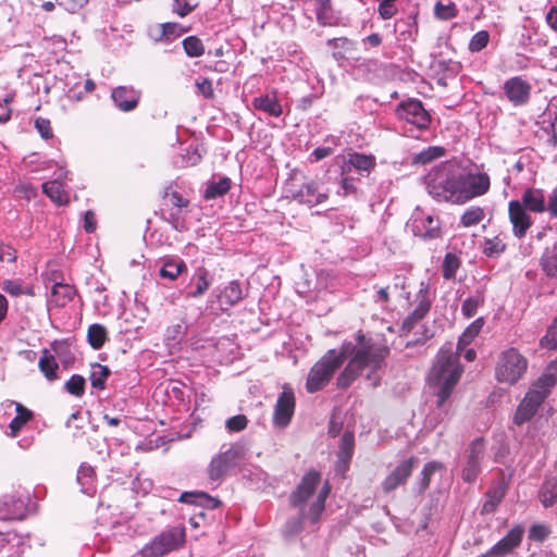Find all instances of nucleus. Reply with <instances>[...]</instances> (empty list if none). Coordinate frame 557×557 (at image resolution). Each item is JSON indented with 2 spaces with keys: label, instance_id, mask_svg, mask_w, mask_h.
Returning <instances> with one entry per match:
<instances>
[{
  "label": "nucleus",
  "instance_id": "obj_1",
  "mask_svg": "<svg viewBox=\"0 0 557 557\" xmlns=\"http://www.w3.org/2000/svg\"><path fill=\"white\" fill-rule=\"evenodd\" d=\"M320 482V474L317 471L306 473L292 493L289 502L293 508L298 510V517L290 518L283 530L286 536H294L300 533L306 522L314 524L319 521L325 507V499L330 493L326 483L318 493L317 486Z\"/></svg>",
  "mask_w": 557,
  "mask_h": 557
},
{
  "label": "nucleus",
  "instance_id": "obj_2",
  "mask_svg": "<svg viewBox=\"0 0 557 557\" xmlns=\"http://www.w3.org/2000/svg\"><path fill=\"white\" fill-rule=\"evenodd\" d=\"M388 355L386 346L377 345L366 341L363 335H358V344L346 355L351 356L348 364L337 377V385L342 388L348 387L355 379L364 370L370 369L367 379L373 387L380 383V376L374 373L380 370Z\"/></svg>",
  "mask_w": 557,
  "mask_h": 557
},
{
  "label": "nucleus",
  "instance_id": "obj_3",
  "mask_svg": "<svg viewBox=\"0 0 557 557\" xmlns=\"http://www.w3.org/2000/svg\"><path fill=\"white\" fill-rule=\"evenodd\" d=\"M462 373L459 355L450 347H442L428 375V383L437 397V408H443Z\"/></svg>",
  "mask_w": 557,
  "mask_h": 557
},
{
  "label": "nucleus",
  "instance_id": "obj_4",
  "mask_svg": "<svg viewBox=\"0 0 557 557\" xmlns=\"http://www.w3.org/2000/svg\"><path fill=\"white\" fill-rule=\"evenodd\" d=\"M461 166L453 161L434 166L425 176V186L430 196L437 201L459 203Z\"/></svg>",
  "mask_w": 557,
  "mask_h": 557
},
{
  "label": "nucleus",
  "instance_id": "obj_5",
  "mask_svg": "<svg viewBox=\"0 0 557 557\" xmlns=\"http://www.w3.org/2000/svg\"><path fill=\"white\" fill-rule=\"evenodd\" d=\"M354 349V344L350 342L342 345L341 351L335 349L329 350L318 362L310 369L306 389L309 393H315L322 389L331 380L335 371L343 364L346 355Z\"/></svg>",
  "mask_w": 557,
  "mask_h": 557
},
{
  "label": "nucleus",
  "instance_id": "obj_6",
  "mask_svg": "<svg viewBox=\"0 0 557 557\" xmlns=\"http://www.w3.org/2000/svg\"><path fill=\"white\" fill-rule=\"evenodd\" d=\"M285 193L286 197L308 207L320 205L329 197L327 190L319 182L298 180L297 176H293L286 182Z\"/></svg>",
  "mask_w": 557,
  "mask_h": 557
},
{
  "label": "nucleus",
  "instance_id": "obj_7",
  "mask_svg": "<svg viewBox=\"0 0 557 557\" xmlns=\"http://www.w3.org/2000/svg\"><path fill=\"white\" fill-rule=\"evenodd\" d=\"M528 360L516 348L503 351L498 358L495 376L498 382L516 384L525 373Z\"/></svg>",
  "mask_w": 557,
  "mask_h": 557
},
{
  "label": "nucleus",
  "instance_id": "obj_8",
  "mask_svg": "<svg viewBox=\"0 0 557 557\" xmlns=\"http://www.w3.org/2000/svg\"><path fill=\"white\" fill-rule=\"evenodd\" d=\"M185 542V528L181 525L172 527L151 542L147 543L139 552L141 557H162L183 546Z\"/></svg>",
  "mask_w": 557,
  "mask_h": 557
},
{
  "label": "nucleus",
  "instance_id": "obj_9",
  "mask_svg": "<svg viewBox=\"0 0 557 557\" xmlns=\"http://www.w3.org/2000/svg\"><path fill=\"white\" fill-rule=\"evenodd\" d=\"M247 456V447L244 443H235L226 450L214 456L208 467V475L211 481H220L230 470L239 466Z\"/></svg>",
  "mask_w": 557,
  "mask_h": 557
},
{
  "label": "nucleus",
  "instance_id": "obj_10",
  "mask_svg": "<svg viewBox=\"0 0 557 557\" xmlns=\"http://www.w3.org/2000/svg\"><path fill=\"white\" fill-rule=\"evenodd\" d=\"M542 384V381H535L520 401L513 416V423L516 425H522L530 421L549 394L541 386Z\"/></svg>",
  "mask_w": 557,
  "mask_h": 557
},
{
  "label": "nucleus",
  "instance_id": "obj_11",
  "mask_svg": "<svg viewBox=\"0 0 557 557\" xmlns=\"http://www.w3.org/2000/svg\"><path fill=\"white\" fill-rule=\"evenodd\" d=\"M490 189V177L486 173H467L461 168L459 185V203H465L482 196Z\"/></svg>",
  "mask_w": 557,
  "mask_h": 557
},
{
  "label": "nucleus",
  "instance_id": "obj_12",
  "mask_svg": "<svg viewBox=\"0 0 557 557\" xmlns=\"http://www.w3.org/2000/svg\"><path fill=\"white\" fill-rule=\"evenodd\" d=\"M295 394L290 385L284 384L276 399L273 411V425L285 429L292 421L295 411Z\"/></svg>",
  "mask_w": 557,
  "mask_h": 557
},
{
  "label": "nucleus",
  "instance_id": "obj_13",
  "mask_svg": "<svg viewBox=\"0 0 557 557\" xmlns=\"http://www.w3.org/2000/svg\"><path fill=\"white\" fill-rule=\"evenodd\" d=\"M399 119L414 125L419 129H426L431 124V115L424 109L421 101L410 99L400 102L396 108Z\"/></svg>",
  "mask_w": 557,
  "mask_h": 557
},
{
  "label": "nucleus",
  "instance_id": "obj_14",
  "mask_svg": "<svg viewBox=\"0 0 557 557\" xmlns=\"http://www.w3.org/2000/svg\"><path fill=\"white\" fill-rule=\"evenodd\" d=\"M414 304V309L403 322V331L410 332L430 311L432 300L430 297L429 284L424 282L420 283V288L416 295Z\"/></svg>",
  "mask_w": 557,
  "mask_h": 557
},
{
  "label": "nucleus",
  "instance_id": "obj_15",
  "mask_svg": "<svg viewBox=\"0 0 557 557\" xmlns=\"http://www.w3.org/2000/svg\"><path fill=\"white\" fill-rule=\"evenodd\" d=\"M412 232L423 239L437 238L441 234L440 221L433 214L417 209L412 215Z\"/></svg>",
  "mask_w": 557,
  "mask_h": 557
},
{
  "label": "nucleus",
  "instance_id": "obj_16",
  "mask_svg": "<svg viewBox=\"0 0 557 557\" xmlns=\"http://www.w3.org/2000/svg\"><path fill=\"white\" fill-rule=\"evenodd\" d=\"M485 446L482 440L473 441L468 449L466 465L462 469L461 476L466 482H473L480 471L481 462L484 459Z\"/></svg>",
  "mask_w": 557,
  "mask_h": 557
},
{
  "label": "nucleus",
  "instance_id": "obj_17",
  "mask_svg": "<svg viewBox=\"0 0 557 557\" xmlns=\"http://www.w3.org/2000/svg\"><path fill=\"white\" fill-rule=\"evenodd\" d=\"M414 458L401 461L382 482V490L388 494L406 483L413 469Z\"/></svg>",
  "mask_w": 557,
  "mask_h": 557
},
{
  "label": "nucleus",
  "instance_id": "obj_18",
  "mask_svg": "<svg viewBox=\"0 0 557 557\" xmlns=\"http://www.w3.org/2000/svg\"><path fill=\"white\" fill-rule=\"evenodd\" d=\"M111 98L120 111L131 112L138 106L140 91L133 87L119 86L112 90Z\"/></svg>",
  "mask_w": 557,
  "mask_h": 557
},
{
  "label": "nucleus",
  "instance_id": "obj_19",
  "mask_svg": "<svg viewBox=\"0 0 557 557\" xmlns=\"http://www.w3.org/2000/svg\"><path fill=\"white\" fill-rule=\"evenodd\" d=\"M531 86L521 77H512L504 84V91L515 106H522L530 98Z\"/></svg>",
  "mask_w": 557,
  "mask_h": 557
},
{
  "label": "nucleus",
  "instance_id": "obj_20",
  "mask_svg": "<svg viewBox=\"0 0 557 557\" xmlns=\"http://www.w3.org/2000/svg\"><path fill=\"white\" fill-rule=\"evenodd\" d=\"M524 529L521 525L512 528L508 534L498 541L488 552V556L503 557L520 545Z\"/></svg>",
  "mask_w": 557,
  "mask_h": 557
},
{
  "label": "nucleus",
  "instance_id": "obj_21",
  "mask_svg": "<svg viewBox=\"0 0 557 557\" xmlns=\"http://www.w3.org/2000/svg\"><path fill=\"white\" fill-rule=\"evenodd\" d=\"M509 219L512 224V231L516 237L521 238L531 226L530 216L525 213L522 205L512 200L509 202Z\"/></svg>",
  "mask_w": 557,
  "mask_h": 557
},
{
  "label": "nucleus",
  "instance_id": "obj_22",
  "mask_svg": "<svg viewBox=\"0 0 557 557\" xmlns=\"http://www.w3.org/2000/svg\"><path fill=\"white\" fill-rule=\"evenodd\" d=\"M375 158L371 154H364L359 152L348 153L347 160L345 161L342 173L345 174L351 169H355L360 174L366 173L367 175L375 168Z\"/></svg>",
  "mask_w": 557,
  "mask_h": 557
},
{
  "label": "nucleus",
  "instance_id": "obj_23",
  "mask_svg": "<svg viewBox=\"0 0 557 557\" xmlns=\"http://www.w3.org/2000/svg\"><path fill=\"white\" fill-rule=\"evenodd\" d=\"M3 407L5 409L15 408L16 416L9 424L10 436L15 437L21 429L33 418V412L22 404L13 400H5Z\"/></svg>",
  "mask_w": 557,
  "mask_h": 557
},
{
  "label": "nucleus",
  "instance_id": "obj_24",
  "mask_svg": "<svg viewBox=\"0 0 557 557\" xmlns=\"http://www.w3.org/2000/svg\"><path fill=\"white\" fill-rule=\"evenodd\" d=\"M24 504L12 495L0 499V520H15L23 517Z\"/></svg>",
  "mask_w": 557,
  "mask_h": 557
},
{
  "label": "nucleus",
  "instance_id": "obj_25",
  "mask_svg": "<svg viewBox=\"0 0 557 557\" xmlns=\"http://www.w3.org/2000/svg\"><path fill=\"white\" fill-rule=\"evenodd\" d=\"M252 106L256 110L262 111L270 116L278 117L283 113L282 106L275 92L256 97L252 101Z\"/></svg>",
  "mask_w": 557,
  "mask_h": 557
},
{
  "label": "nucleus",
  "instance_id": "obj_26",
  "mask_svg": "<svg viewBox=\"0 0 557 557\" xmlns=\"http://www.w3.org/2000/svg\"><path fill=\"white\" fill-rule=\"evenodd\" d=\"M65 177L66 173L64 175H60L55 180L44 183L41 186L42 193L59 206L66 205L69 202V194L64 190L61 182V180Z\"/></svg>",
  "mask_w": 557,
  "mask_h": 557
},
{
  "label": "nucleus",
  "instance_id": "obj_27",
  "mask_svg": "<svg viewBox=\"0 0 557 557\" xmlns=\"http://www.w3.org/2000/svg\"><path fill=\"white\" fill-rule=\"evenodd\" d=\"M180 502L182 503H188V504H196L203 508L208 509H214L219 507L220 500L211 497L207 493L200 492V493H193V492H185L180 496Z\"/></svg>",
  "mask_w": 557,
  "mask_h": 557
},
{
  "label": "nucleus",
  "instance_id": "obj_28",
  "mask_svg": "<svg viewBox=\"0 0 557 557\" xmlns=\"http://www.w3.org/2000/svg\"><path fill=\"white\" fill-rule=\"evenodd\" d=\"M186 271V264L183 260L168 258L163 261L162 267L160 268L159 275L162 278H166L169 281H175L178 275Z\"/></svg>",
  "mask_w": 557,
  "mask_h": 557
},
{
  "label": "nucleus",
  "instance_id": "obj_29",
  "mask_svg": "<svg viewBox=\"0 0 557 557\" xmlns=\"http://www.w3.org/2000/svg\"><path fill=\"white\" fill-rule=\"evenodd\" d=\"M243 298V290L236 281H232L224 287V289L219 295V300L221 307L225 306H234Z\"/></svg>",
  "mask_w": 557,
  "mask_h": 557
},
{
  "label": "nucleus",
  "instance_id": "obj_30",
  "mask_svg": "<svg viewBox=\"0 0 557 557\" xmlns=\"http://www.w3.org/2000/svg\"><path fill=\"white\" fill-rule=\"evenodd\" d=\"M541 267L547 276L557 277V242L553 247L544 250L541 257Z\"/></svg>",
  "mask_w": 557,
  "mask_h": 557
},
{
  "label": "nucleus",
  "instance_id": "obj_31",
  "mask_svg": "<svg viewBox=\"0 0 557 557\" xmlns=\"http://www.w3.org/2000/svg\"><path fill=\"white\" fill-rule=\"evenodd\" d=\"M522 202L527 209L534 212L545 211V197L540 189H528L522 196Z\"/></svg>",
  "mask_w": 557,
  "mask_h": 557
},
{
  "label": "nucleus",
  "instance_id": "obj_32",
  "mask_svg": "<svg viewBox=\"0 0 557 557\" xmlns=\"http://www.w3.org/2000/svg\"><path fill=\"white\" fill-rule=\"evenodd\" d=\"M195 283V290L188 294L189 297L198 298L202 296L211 285L209 271L202 267L198 268L193 276Z\"/></svg>",
  "mask_w": 557,
  "mask_h": 557
},
{
  "label": "nucleus",
  "instance_id": "obj_33",
  "mask_svg": "<svg viewBox=\"0 0 557 557\" xmlns=\"http://www.w3.org/2000/svg\"><path fill=\"white\" fill-rule=\"evenodd\" d=\"M38 367L42 374L49 380L53 381L57 379V370L59 368L55 358L49 352L48 349L42 351V356L39 359Z\"/></svg>",
  "mask_w": 557,
  "mask_h": 557
},
{
  "label": "nucleus",
  "instance_id": "obj_34",
  "mask_svg": "<svg viewBox=\"0 0 557 557\" xmlns=\"http://www.w3.org/2000/svg\"><path fill=\"white\" fill-rule=\"evenodd\" d=\"M94 468L89 465L83 463L77 471V482L81 485V490L85 494H91L94 492Z\"/></svg>",
  "mask_w": 557,
  "mask_h": 557
},
{
  "label": "nucleus",
  "instance_id": "obj_35",
  "mask_svg": "<svg viewBox=\"0 0 557 557\" xmlns=\"http://www.w3.org/2000/svg\"><path fill=\"white\" fill-rule=\"evenodd\" d=\"M87 339L94 349H100L108 339V333L103 325L95 323L88 327Z\"/></svg>",
  "mask_w": 557,
  "mask_h": 557
},
{
  "label": "nucleus",
  "instance_id": "obj_36",
  "mask_svg": "<svg viewBox=\"0 0 557 557\" xmlns=\"http://www.w3.org/2000/svg\"><path fill=\"white\" fill-rule=\"evenodd\" d=\"M484 324V321L482 318L476 319L474 322H472L461 334L458 341L457 345V352L465 349L466 346H468L480 333L482 330V326Z\"/></svg>",
  "mask_w": 557,
  "mask_h": 557
},
{
  "label": "nucleus",
  "instance_id": "obj_37",
  "mask_svg": "<svg viewBox=\"0 0 557 557\" xmlns=\"http://www.w3.org/2000/svg\"><path fill=\"white\" fill-rule=\"evenodd\" d=\"M540 500L546 508L557 502V479L545 481L540 490Z\"/></svg>",
  "mask_w": 557,
  "mask_h": 557
},
{
  "label": "nucleus",
  "instance_id": "obj_38",
  "mask_svg": "<svg viewBox=\"0 0 557 557\" xmlns=\"http://www.w3.org/2000/svg\"><path fill=\"white\" fill-rule=\"evenodd\" d=\"M109 375L110 370L107 366H101L99 363L92 366L89 376L91 386L97 389H103Z\"/></svg>",
  "mask_w": 557,
  "mask_h": 557
},
{
  "label": "nucleus",
  "instance_id": "obj_39",
  "mask_svg": "<svg viewBox=\"0 0 557 557\" xmlns=\"http://www.w3.org/2000/svg\"><path fill=\"white\" fill-rule=\"evenodd\" d=\"M444 148L438 146L429 147L421 152L414 154L412 161L416 164H428L444 156Z\"/></svg>",
  "mask_w": 557,
  "mask_h": 557
},
{
  "label": "nucleus",
  "instance_id": "obj_40",
  "mask_svg": "<svg viewBox=\"0 0 557 557\" xmlns=\"http://www.w3.org/2000/svg\"><path fill=\"white\" fill-rule=\"evenodd\" d=\"M231 188V180L228 177H222L219 182H212L209 184L205 191L207 199H215L225 195Z\"/></svg>",
  "mask_w": 557,
  "mask_h": 557
},
{
  "label": "nucleus",
  "instance_id": "obj_41",
  "mask_svg": "<svg viewBox=\"0 0 557 557\" xmlns=\"http://www.w3.org/2000/svg\"><path fill=\"white\" fill-rule=\"evenodd\" d=\"M506 248V244L498 236L485 238L483 244V252L490 258L499 257Z\"/></svg>",
  "mask_w": 557,
  "mask_h": 557
},
{
  "label": "nucleus",
  "instance_id": "obj_42",
  "mask_svg": "<svg viewBox=\"0 0 557 557\" xmlns=\"http://www.w3.org/2000/svg\"><path fill=\"white\" fill-rule=\"evenodd\" d=\"M182 44L184 51L189 58H198L205 53V46L196 36L185 38Z\"/></svg>",
  "mask_w": 557,
  "mask_h": 557
},
{
  "label": "nucleus",
  "instance_id": "obj_43",
  "mask_svg": "<svg viewBox=\"0 0 557 557\" xmlns=\"http://www.w3.org/2000/svg\"><path fill=\"white\" fill-rule=\"evenodd\" d=\"M536 381H542L541 386L550 393V389L557 383V359L549 363L546 371Z\"/></svg>",
  "mask_w": 557,
  "mask_h": 557
},
{
  "label": "nucleus",
  "instance_id": "obj_44",
  "mask_svg": "<svg viewBox=\"0 0 557 557\" xmlns=\"http://www.w3.org/2000/svg\"><path fill=\"white\" fill-rule=\"evenodd\" d=\"M484 218V211L480 207H471L467 209L460 218V223L465 227L473 226L480 223Z\"/></svg>",
  "mask_w": 557,
  "mask_h": 557
},
{
  "label": "nucleus",
  "instance_id": "obj_45",
  "mask_svg": "<svg viewBox=\"0 0 557 557\" xmlns=\"http://www.w3.org/2000/svg\"><path fill=\"white\" fill-rule=\"evenodd\" d=\"M2 289L11 296L17 297L23 294L33 295L32 290L23 286L21 280H5L2 283Z\"/></svg>",
  "mask_w": 557,
  "mask_h": 557
},
{
  "label": "nucleus",
  "instance_id": "obj_46",
  "mask_svg": "<svg viewBox=\"0 0 557 557\" xmlns=\"http://www.w3.org/2000/svg\"><path fill=\"white\" fill-rule=\"evenodd\" d=\"M198 2H191L190 0H173L172 12L180 17H185L196 10Z\"/></svg>",
  "mask_w": 557,
  "mask_h": 557
},
{
  "label": "nucleus",
  "instance_id": "obj_47",
  "mask_svg": "<svg viewBox=\"0 0 557 557\" xmlns=\"http://www.w3.org/2000/svg\"><path fill=\"white\" fill-rule=\"evenodd\" d=\"M66 391L76 397H79L85 392V379L82 375L74 374L65 383Z\"/></svg>",
  "mask_w": 557,
  "mask_h": 557
},
{
  "label": "nucleus",
  "instance_id": "obj_48",
  "mask_svg": "<svg viewBox=\"0 0 557 557\" xmlns=\"http://www.w3.org/2000/svg\"><path fill=\"white\" fill-rule=\"evenodd\" d=\"M459 264V260L454 253H447L443 262V276L447 280L455 277Z\"/></svg>",
  "mask_w": 557,
  "mask_h": 557
},
{
  "label": "nucleus",
  "instance_id": "obj_49",
  "mask_svg": "<svg viewBox=\"0 0 557 557\" xmlns=\"http://www.w3.org/2000/svg\"><path fill=\"white\" fill-rule=\"evenodd\" d=\"M490 41V34L486 30L475 33L469 42V50L471 52H479L483 50Z\"/></svg>",
  "mask_w": 557,
  "mask_h": 557
},
{
  "label": "nucleus",
  "instance_id": "obj_50",
  "mask_svg": "<svg viewBox=\"0 0 557 557\" xmlns=\"http://www.w3.org/2000/svg\"><path fill=\"white\" fill-rule=\"evenodd\" d=\"M541 346L547 349H555L557 347V318L542 337Z\"/></svg>",
  "mask_w": 557,
  "mask_h": 557
},
{
  "label": "nucleus",
  "instance_id": "obj_51",
  "mask_svg": "<svg viewBox=\"0 0 557 557\" xmlns=\"http://www.w3.org/2000/svg\"><path fill=\"white\" fill-rule=\"evenodd\" d=\"M550 528L544 523L533 524L529 530V539L536 542L545 541L550 534Z\"/></svg>",
  "mask_w": 557,
  "mask_h": 557
},
{
  "label": "nucleus",
  "instance_id": "obj_52",
  "mask_svg": "<svg viewBox=\"0 0 557 557\" xmlns=\"http://www.w3.org/2000/svg\"><path fill=\"white\" fill-rule=\"evenodd\" d=\"M52 294L54 296L62 297L61 305L63 306L66 301H70L73 299V297L75 295V289L73 286H71L69 284L57 283L53 285Z\"/></svg>",
  "mask_w": 557,
  "mask_h": 557
},
{
  "label": "nucleus",
  "instance_id": "obj_53",
  "mask_svg": "<svg viewBox=\"0 0 557 557\" xmlns=\"http://www.w3.org/2000/svg\"><path fill=\"white\" fill-rule=\"evenodd\" d=\"M434 13L436 17L447 21L456 16L457 10L453 3L443 4L437 2L434 8Z\"/></svg>",
  "mask_w": 557,
  "mask_h": 557
},
{
  "label": "nucleus",
  "instance_id": "obj_54",
  "mask_svg": "<svg viewBox=\"0 0 557 557\" xmlns=\"http://www.w3.org/2000/svg\"><path fill=\"white\" fill-rule=\"evenodd\" d=\"M248 424V419L245 414H237L231 417L225 422V428L230 432H240L246 429Z\"/></svg>",
  "mask_w": 557,
  "mask_h": 557
},
{
  "label": "nucleus",
  "instance_id": "obj_55",
  "mask_svg": "<svg viewBox=\"0 0 557 557\" xmlns=\"http://www.w3.org/2000/svg\"><path fill=\"white\" fill-rule=\"evenodd\" d=\"M161 34L158 38H156L157 41L162 40L163 38L169 39L170 36L177 37L186 29L182 28L177 23H164L161 24Z\"/></svg>",
  "mask_w": 557,
  "mask_h": 557
},
{
  "label": "nucleus",
  "instance_id": "obj_56",
  "mask_svg": "<svg viewBox=\"0 0 557 557\" xmlns=\"http://www.w3.org/2000/svg\"><path fill=\"white\" fill-rule=\"evenodd\" d=\"M184 164L186 166H194L198 164L202 158L198 147H188L186 152L182 154Z\"/></svg>",
  "mask_w": 557,
  "mask_h": 557
},
{
  "label": "nucleus",
  "instance_id": "obj_57",
  "mask_svg": "<svg viewBox=\"0 0 557 557\" xmlns=\"http://www.w3.org/2000/svg\"><path fill=\"white\" fill-rule=\"evenodd\" d=\"M542 132L546 135V141L550 146H557V115L554 121L549 122L547 125L541 127Z\"/></svg>",
  "mask_w": 557,
  "mask_h": 557
},
{
  "label": "nucleus",
  "instance_id": "obj_58",
  "mask_svg": "<svg viewBox=\"0 0 557 557\" xmlns=\"http://www.w3.org/2000/svg\"><path fill=\"white\" fill-rule=\"evenodd\" d=\"M396 1L397 0H385V1L380 2L377 11L382 18L388 20L396 14V12H397V8L395 7Z\"/></svg>",
  "mask_w": 557,
  "mask_h": 557
},
{
  "label": "nucleus",
  "instance_id": "obj_59",
  "mask_svg": "<svg viewBox=\"0 0 557 557\" xmlns=\"http://www.w3.org/2000/svg\"><path fill=\"white\" fill-rule=\"evenodd\" d=\"M351 454H352V437L345 434L342 440L339 459L344 463H347L351 458Z\"/></svg>",
  "mask_w": 557,
  "mask_h": 557
},
{
  "label": "nucleus",
  "instance_id": "obj_60",
  "mask_svg": "<svg viewBox=\"0 0 557 557\" xmlns=\"http://www.w3.org/2000/svg\"><path fill=\"white\" fill-rule=\"evenodd\" d=\"M14 193L18 197L24 198L26 200H30V199L35 198L37 195L36 188L32 184H28V183H21V184L16 185L14 188Z\"/></svg>",
  "mask_w": 557,
  "mask_h": 557
},
{
  "label": "nucleus",
  "instance_id": "obj_61",
  "mask_svg": "<svg viewBox=\"0 0 557 557\" xmlns=\"http://www.w3.org/2000/svg\"><path fill=\"white\" fill-rule=\"evenodd\" d=\"M480 299L474 297L467 298L461 306V312L466 318H472L475 315L476 310L480 306Z\"/></svg>",
  "mask_w": 557,
  "mask_h": 557
},
{
  "label": "nucleus",
  "instance_id": "obj_62",
  "mask_svg": "<svg viewBox=\"0 0 557 557\" xmlns=\"http://www.w3.org/2000/svg\"><path fill=\"white\" fill-rule=\"evenodd\" d=\"M35 127L45 139H50L53 134L50 125V121L44 117H37L35 120Z\"/></svg>",
  "mask_w": 557,
  "mask_h": 557
},
{
  "label": "nucleus",
  "instance_id": "obj_63",
  "mask_svg": "<svg viewBox=\"0 0 557 557\" xmlns=\"http://www.w3.org/2000/svg\"><path fill=\"white\" fill-rule=\"evenodd\" d=\"M169 221L176 231L183 232L186 230L183 210L175 209L171 211Z\"/></svg>",
  "mask_w": 557,
  "mask_h": 557
},
{
  "label": "nucleus",
  "instance_id": "obj_64",
  "mask_svg": "<svg viewBox=\"0 0 557 557\" xmlns=\"http://www.w3.org/2000/svg\"><path fill=\"white\" fill-rule=\"evenodd\" d=\"M196 87L198 89V92L201 94L205 98L210 99L213 97L212 83L208 78L197 81Z\"/></svg>",
  "mask_w": 557,
  "mask_h": 557
}]
</instances>
